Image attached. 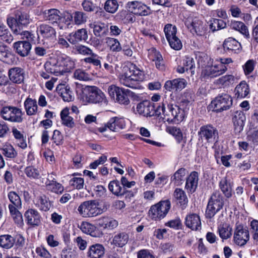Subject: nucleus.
Returning <instances> with one entry per match:
<instances>
[{
    "instance_id": "obj_1",
    "label": "nucleus",
    "mask_w": 258,
    "mask_h": 258,
    "mask_svg": "<svg viewBox=\"0 0 258 258\" xmlns=\"http://www.w3.org/2000/svg\"><path fill=\"white\" fill-rule=\"evenodd\" d=\"M189 102L182 101L179 105L167 99L163 100L156 108L158 116L169 123L178 124L185 118L189 109Z\"/></svg>"
},
{
    "instance_id": "obj_2",
    "label": "nucleus",
    "mask_w": 258,
    "mask_h": 258,
    "mask_svg": "<svg viewBox=\"0 0 258 258\" xmlns=\"http://www.w3.org/2000/svg\"><path fill=\"white\" fill-rule=\"evenodd\" d=\"M74 61L69 56L56 51L49 54V73L55 76L69 72L75 68Z\"/></svg>"
},
{
    "instance_id": "obj_3",
    "label": "nucleus",
    "mask_w": 258,
    "mask_h": 258,
    "mask_svg": "<svg viewBox=\"0 0 258 258\" xmlns=\"http://www.w3.org/2000/svg\"><path fill=\"white\" fill-rule=\"evenodd\" d=\"M128 70V73H124L120 75L119 82L120 84L132 89H143L140 82L144 81L146 79L144 72L133 63L130 66Z\"/></svg>"
},
{
    "instance_id": "obj_4",
    "label": "nucleus",
    "mask_w": 258,
    "mask_h": 258,
    "mask_svg": "<svg viewBox=\"0 0 258 258\" xmlns=\"http://www.w3.org/2000/svg\"><path fill=\"white\" fill-rule=\"evenodd\" d=\"M198 62L202 65L205 66L201 75V77L204 80L217 77L224 74L227 71V68L223 67L220 63L219 64L217 60L214 61L205 54H203L202 56L200 57Z\"/></svg>"
},
{
    "instance_id": "obj_5",
    "label": "nucleus",
    "mask_w": 258,
    "mask_h": 258,
    "mask_svg": "<svg viewBox=\"0 0 258 258\" xmlns=\"http://www.w3.org/2000/svg\"><path fill=\"white\" fill-rule=\"evenodd\" d=\"M79 213L83 217H93L103 212L98 202L90 200L83 202L78 208Z\"/></svg>"
},
{
    "instance_id": "obj_6",
    "label": "nucleus",
    "mask_w": 258,
    "mask_h": 258,
    "mask_svg": "<svg viewBox=\"0 0 258 258\" xmlns=\"http://www.w3.org/2000/svg\"><path fill=\"white\" fill-rule=\"evenodd\" d=\"M86 100L91 103L106 105L108 101L105 94L95 86H87L83 92Z\"/></svg>"
},
{
    "instance_id": "obj_7",
    "label": "nucleus",
    "mask_w": 258,
    "mask_h": 258,
    "mask_svg": "<svg viewBox=\"0 0 258 258\" xmlns=\"http://www.w3.org/2000/svg\"><path fill=\"white\" fill-rule=\"evenodd\" d=\"M170 207L169 200L161 201L150 207L149 216L153 220L160 221L165 217Z\"/></svg>"
},
{
    "instance_id": "obj_8",
    "label": "nucleus",
    "mask_w": 258,
    "mask_h": 258,
    "mask_svg": "<svg viewBox=\"0 0 258 258\" xmlns=\"http://www.w3.org/2000/svg\"><path fill=\"white\" fill-rule=\"evenodd\" d=\"M23 112L18 107L12 106H6L0 111L1 116L5 120L12 122L20 123L23 121Z\"/></svg>"
},
{
    "instance_id": "obj_9",
    "label": "nucleus",
    "mask_w": 258,
    "mask_h": 258,
    "mask_svg": "<svg viewBox=\"0 0 258 258\" xmlns=\"http://www.w3.org/2000/svg\"><path fill=\"white\" fill-rule=\"evenodd\" d=\"M223 206V199L220 193L215 191L211 196L207 205L206 216L207 218H212Z\"/></svg>"
},
{
    "instance_id": "obj_10",
    "label": "nucleus",
    "mask_w": 258,
    "mask_h": 258,
    "mask_svg": "<svg viewBox=\"0 0 258 258\" xmlns=\"http://www.w3.org/2000/svg\"><path fill=\"white\" fill-rule=\"evenodd\" d=\"M61 15L60 11L57 9H49V24L53 26L52 27L49 26V41L53 43L56 41L55 29H63V26L61 24Z\"/></svg>"
},
{
    "instance_id": "obj_11",
    "label": "nucleus",
    "mask_w": 258,
    "mask_h": 258,
    "mask_svg": "<svg viewBox=\"0 0 258 258\" xmlns=\"http://www.w3.org/2000/svg\"><path fill=\"white\" fill-rule=\"evenodd\" d=\"M232 104L231 96L226 93L218 95L212 101L211 107L215 112H222L229 109Z\"/></svg>"
},
{
    "instance_id": "obj_12",
    "label": "nucleus",
    "mask_w": 258,
    "mask_h": 258,
    "mask_svg": "<svg viewBox=\"0 0 258 258\" xmlns=\"http://www.w3.org/2000/svg\"><path fill=\"white\" fill-rule=\"evenodd\" d=\"M7 24L14 33L17 35H21L22 39H27L29 41L33 42L35 40L34 34L27 31L21 32L20 28L18 24L16 17L15 16V12L10 14L7 19Z\"/></svg>"
},
{
    "instance_id": "obj_13",
    "label": "nucleus",
    "mask_w": 258,
    "mask_h": 258,
    "mask_svg": "<svg viewBox=\"0 0 258 258\" xmlns=\"http://www.w3.org/2000/svg\"><path fill=\"white\" fill-rule=\"evenodd\" d=\"M249 232L246 227L240 224H236L234 234L233 242L240 247L244 246L249 240Z\"/></svg>"
},
{
    "instance_id": "obj_14",
    "label": "nucleus",
    "mask_w": 258,
    "mask_h": 258,
    "mask_svg": "<svg viewBox=\"0 0 258 258\" xmlns=\"http://www.w3.org/2000/svg\"><path fill=\"white\" fill-rule=\"evenodd\" d=\"M198 136L203 141L207 143L217 142L218 139V130L210 124L202 126L198 132Z\"/></svg>"
},
{
    "instance_id": "obj_15",
    "label": "nucleus",
    "mask_w": 258,
    "mask_h": 258,
    "mask_svg": "<svg viewBox=\"0 0 258 258\" xmlns=\"http://www.w3.org/2000/svg\"><path fill=\"white\" fill-rule=\"evenodd\" d=\"M185 25L191 33L201 35L204 31L203 22L194 14H190L186 19Z\"/></svg>"
},
{
    "instance_id": "obj_16",
    "label": "nucleus",
    "mask_w": 258,
    "mask_h": 258,
    "mask_svg": "<svg viewBox=\"0 0 258 258\" xmlns=\"http://www.w3.org/2000/svg\"><path fill=\"white\" fill-rule=\"evenodd\" d=\"M126 7L129 12L137 16H145L149 14V8L141 2H128Z\"/></svg>"
},
{
    "instance_id": "obj_17",
    "label": "nucleus",
    "mask_w": 258,
    "mask_h": 258,
    "mask_svg": "<svg viewBox=\"0 0 258 258\" xmlns=\"http://www.w3.org/2000/svg\"><path fill=\"white\" fill-rule=\"evenodd\" d=\"M137 112L144 116H158L156 109H155L153 103L145 101L138 104L137 106Z\"/></svg>"
},
{
    "instance_id": "obj_18",
    "label": "nucleus",
    "mask_w": 258,
    "mask_h": 258,
    "mask_svg": "<svg viewBox=\"0 0 258 258\" xmlns=\"http://www.w3.org/2000/svg\"><path fill=\"white\" fill-rule=\"evenodd\" d=\"M25 41H19L13 44V47L15 51L21 56H27L31 49V45L30 42L27 39ZM36 41V37L35 36V40L32 43H35Z\"/></svg>"
},
{
    "instance_id": "obj_19",
    "label": "nucleus",
    "mask_w": 258,
    "mask_h": 258,
    "mask_svg": "<svg viewBox=\"0 0 258 258\" xmlns=\"http://www.w3.org/2000/svg\"><path fill=\"white\" fill-rule=\"evenodd\" d=\"M8 75L9 80L13 83L20 84L24 80V71L20 67H13L9 70Z\"/></svg>"
},
{
    "instance_id": "obj_20",
    "label": "nucleus",
    "mask_w": 258,
    "mask_h": 258,
    "mask_svg": "<svg viewBox=\"0 0 258 258\" xmlns=\"http://www.w3.org/2000/svg\"><path fill=\"white\" fill-rule=\"evenodd\" d=\"M245 120L246 117L243 112L240 110L234 112L232 121L235 134H239L243 131Z\"/></svg>"
},
{
    "instance_id": "obj_21",
    "label": "nucleus",
    "mask_w": 258,
    "mask_h": 258,
    "mask_svg": "<svg viewBox=\"0 0 258 258\" xmlns=\"http://www.w3.org/2000/svg\"><path fill=\"white\" fill-rule=\"evenodd\" d=\"M187 85L186 81L182 78H178L167 81L164 85L165 89L168 91L181 90Z\"/></svg>"
},
{
    "instance_id": "obj_22",
    "label": "nucleus",
    "mask_w": 258,
    "mask_h": 258,
    "mask_svg": "<svg viewBox=\"0 0 258 258\" xmlns=\"http://www.w3.org/2000/svg\"><path fill=\"white\" fill-rule=\"evenodd\" d=\"M173 200L182 209L187 206L188 200L185 191L181 188H176L173 194Z\"/></svg>"
},
{
    "instance_id": "obj_23",
    "label": "nucleus",
    "mask_w": 258,
    "mask_h": 258,
    "mask_svg": "<svg viewBox=\"0 0 258 258\" xmlns=\"http://www.w3.org/2000/svg\"><path fill=\"white\" fill-rule=\"evenodd\" d=\"M48 126V119H46L41 121L40 123L39 126L43 127L45 130L43 131L42 137H41V149L40 151V154H43L46 159H47L48 155L46 150V143L48 141V134L46 130L47 126Z\"/></svg>"
},
{
    "instance_id": "obj_24",
    "label": "nucleus",
    "mask_w": 258,
    "mask_h": 258,
    "mask_svg": "<svg viewBox=\"0 0 258 258\" xmlns=\"http://www.w3.org/2000/svg\"><path fill=\"white\" fill-rule=\"evenodd\" d=\"M56 91L64 101L71 102L74 100V94L70 90V88L69 86H67L64 84H59L57 85Z\"/></svg>"
},
{
    "instance_id": "obj_25",
    "label": "nucleus",
    "mask_w": 258,
    "mask_h": 258,
    "mask_svg": "<svg viewBox=\"0 0 258 258\" xmlns=\"http://www.w3.org/2000/svg\"><path fill=\"white\" fill-rule=\"evenodd\" d=\"M106 125L110 131L116 132L124 128L126 124L123 118L113 117L109 119Z\"/></svg>"
},
{
    "instance_id": "obj_26",
    "label": "nucleus",
    "mask_w": 258,
    "mask_h": 258,
    "mask_svg": "<svg viewBox=\"0 0 258 258\" xmlns=\"http://www.w3.org/2000/svg\"><path fill=\"white\" fill-rule=\"evenodd\" d=\"M130 239L129 233L122 231L116 233L113 237L112 243L118 247H122L125 245Z\"/></svg>"
},
{
    "instance_id": "obj_27",
    "label": "nucleus",
    "mask_w": 258,
    "mask_h": 258,
    "mask_svg": "<svg viewBox=\"0 0 258 258\" xmlns=\"http://www.w3.org/2000/svg\"><path fill=\"white\" fill-rule=\"evenodd\" d=\"M198 176V172L194 171L187 178L185 188L187 192L192 193L196 190L199 180Z\"/></svg>"
},
{
    "instance_id": "obj_28",
    "label": "nucleus",
    "mask_w": 258,
    "mask_h": 258,
    "mask_svg": "<svg viewBox=\"0 0 258 258\" xmlns=\"http://www.w3.org/2000/svg\"><path fill=\"white\" fill-rule=\"evenodd\" d=\"M186 226L193 230H197L201 228V222L200 217L196 214L187 215L185 218Z\"/></svg>"
},
{
    "instance_id": "obj_29",
    "label": "nucleus",
    "mask_w": 258,
    "mask_h": 258,
    "mask_svg": "<svg viewBox=\"0 0 258 258\" xmlns=\"http://www.w3.org/2000/svg\"><path fill=\"white\" fill-rule=\"evenodd\" d=\"M89 27L93 29L94 34L96 37H102L106 34L107 26L104 23L94 22L89 24Z\"/></svg>"
},
{
    "instance_id": "obj_30",
    "label": "nucleus",
    "mask_w": 258,
    "mask_h": 258,
    "mask_svg": "<svg viewBox=\"0 0 258 258\" xmlns=\"http://www.w3.org/2000/svg\"><path fill=\"white\" fill-rule=\"evenodd\" d=\"M105 248L100 244L91 245L87 252V255L90 258H101L104 254Z\"/></svg>"
},
{
    "instance_id": "obj_31",
    "label": "nucleus",
    "mask_w": 258,
    "mask_h": 258,
    "mask_svg": "<svg viewBox=\"0 0 258 258\" xmlns=\"http://www.w3.org/2000/svg\"><path fill=\"white\" fill-rule=\"evenodd\" d=\"M249 85L245 81H241L234 89L235 96L237 98H244L249 94Z\"/></svg>"
},
{
    "instance_id": "obj_32",
    "label": "nucleus",
    "mask_w": 258,
    "mask_h": 258,
    "mask_svg": "<svg viewBox=\"0 0 258 258\" xmlns=\"http://www.w3.org/2000/svg\"><path fill=\"white\" fill-rule=\"evenodd\" d=\"M87 39V31L84 28L78 30L74 34H70L68 38V41L72 44H75L82 40L85 41Z\"/></svg>"
},
{
    "instance_id": "obj_33",
    "label": "nucleus",
    "mask_w": 258,
    "mask_h": 258,
    "mask_svg": "<svg viewBox=\"0 0 258 258\" xmlns=\"http://www.w3.org/2000/svg\"><path fill=\"white\" fill-rule=\"evenodd\" d=\"M238 78L232 74H227L221 77L216 80L215 83L223 87H228L233 84Z\"/></svg>"
},
{
    "instance_id": "obj_34",
    "label": "nucleus",
    "mask_w": 258,
    "mask_h": 258,
    "mask_svg": "<svg viewBox=\"0 0 258 258\" xmlns=\"http://www.w3.org/2000/svg\"><path fill=\"white\" fill-rule=\"evenodd\" d=\"M25 110L27 115H34L38 112V105L35 99L28 97L24 103Z\"/></svg>"
},
{
    "instance_id": "obj_35",
    "label": "nucleus",
    "mask_w": 258,
    "mask_h": 258,
    "mask_svg": "<svg viewBox=\"0 0 258 258\" xmlns=\"http://www.w3.org/2000/svg\"><path fill=\"white\" fill-rule=\"evenodd\" d=\"M25 216L29 225H38L40 222V216L38 212L33 209L28 210L25 214Z\"/></svg>"
},
{
    "instance_id": "obj_36",
    "label": "nucleus",
    "mask_w": 258,
    "mask_h": 258,
    "mask_svg": "<svg viewBox=\"0 0 258 258\" xmlns=\"http://www.w3.org/2000/svg\"><path fill=\"white\" fill-rule=\"evenodd\" d=\"M219 187L225 195L228 198H230L232 194V184L230 180L227 177L223 178L219 182Z\"/></svg>"
},
{
    "instance_id": "obj_37",
    "label": "nucleus",
    "mask_w": 258,
    "mask_h": 258,
    "mask_svg": "<svg viewBox=\"0 0 258 258\" xmlns=\"http://www.w3.org/2000/svg\"><path fill=\"white\" fill-rule=\"evenodd\" d=\"M218 232L223 240H226L232 236V228L228 223H222L218 226Z\"/></svg>"
},
{
    "instance_id": "obj_38",
    "label": "nucleus",
    "mask_w": 258,
    "mask_h": 258,
    "mask_svg": "<svg viewBox=\"0 0 258 258\" xmlns=\"http://www.w3.org/2000/svg\"><path fill=\"white\" fill-rule=\"evenodd\" d=\"M224 49L227 51H232L236 52L241 48L240 43L235 39L229 37L223 43Z\"/></svg>"
},
{
    "instance_id": "obj_39",
    "label": "nucleus",
    "mask_w": 258,
    "mask_h": 258,
    "mask_svg": "<svg viewBox=\"0 0 258 258\" xmlns=\"http://www.w3.org/2000/svg\"><path fill=\"white\" fill-rule=\"evenodd\" d=\"M230 26L232 29L239 32L245 38L249 37L248 28L243 22L238 21H231Z\"/></svg>"
},
{
    "instance_id": "obj_40",
    "label": "nucleus",
    "mask_w": 258,
    "mask_h": 258,
    "mask_svg": "<svg viewBox=\"0 0 258 258\" xmlns=\"http://www.w3.org/2000/svg\"><path fill=\"white\" fill-rule=\"evenodd\" d=\"M99 225L104 228L113 229L118 225V221L110 217H102L98 220Z\"/></svg>"
},
{
    "instance_id": "obj_41",
    "label": "nucleus",
    "mask_w": 258,
    "mask_h": 258,
    "mask_svg": "<svg viewBox=\"0 0 258 258\" xmlns=\"http://www.w3.org/2000/svg\"><path fill=\"white\" fill-rule=\"evenodd\" d=\"M74 24L81 26L85 24L88 21V17L85 13L80 11H76L72 13Z\"/></svg>"
},
{
    "instance_id": "obj_42",
    "label": "nucleus",
    "mask_w": 258,
    "mask_h": 258,
    "mask_svg": "<svg viewBox=\"0 0 258 258\" xmlns=\"http://www.w3.org/2000/svg\"><path fill=\"white\" fill-rule=\"evenodd\" d=\"M0 59L8 64H12L16 62L17 57L6 46L1 53Z\"/></svg>"
},
{
    "instance_id": "obj_43",
    "label": "nucleus",
    "mask_w": 258,
    "mask_h": 258,
    "mask_svg": "<svg viewBox=\"0 0 258 258\" xmlns=\"http://www.w3.org/2000/svg\"><path fill=\"white\" fill-rule=\"evenodd\" d=\"M12 132L16 140L17 145L23 149H25L27 145L26 137H24V135L17 128L15 127L12 128Z\"/></svg>"
},
{
    "instance_id": "obj_44",
    "label": "nucleus",
    "mask_w": 258,
    "mask_h": 258,
    "mask_svg": "<svg viewBox=\"0 0 258 258\" xmlns=\"http://www.w3.org/2000/svg\"><path fill=\"white\" fill-rule=\"evenodd\" d=\"M80 229L84 233L89 234L93 237L98 236V232L97 228L89 222H83L80 226Z\"/></svg>"
},
{
    "instance_id": "obj_45",
    "label": "nucleus",
    "mask_w": 258,
    "mask_h": 258,
    "mask_svg": "<svg viewBox=\"0 0 258 258\" xmlns=\"http://www.w3.org/2000/svg\"><path fill=\"white\" fill-rule=\"evenodd\" d=\"M81 6L84 11L87 13H97L102 11L101 8L90 0H84L81 3Z\"/></svg>"
},
{
    "instance_id": "obj_46",
    "label": "nucleus",
    "mask_w": 258,
    "mask_h": 258,
    "mask_svg": "<svg viewBox=\"0 0 258 258\" xmlns=\"http://www.w3.org/2000/svg\"><path fill=\"white\" fill-rule=\"evenodd\" d=\"M15 242V239L10 235H0V246L6 249L12 248Z\"/></svg>"
},
{
    "instance_id": "obj_47",
    "label": "nucleus",
    "mask_w": 258,
    "mask_h": 258,
    "mask_svg": "<svg viewBox=\"0 0 258 258\" xmlns=\"http://www.w3.org/2000/svg\"><path fill=\"white\" fill-rule=\"evenodd\" d=\"M186 174V170L185 168H181L177 170L171 177V181L174 182L177 185H180Z\"/></svg>"
},
{
    "instance_id": "obj_48",
    "label": "nucleus",
    "mask_w": 258,
    "mask_h": 258,
    "mask_svg": "<svg viewBox=\"0 0 258 258\" xmlns=\"http://www.w3.org/2000/svg\"><path fill=\"white\" fill-rule=\"evenodd\" d=\"M3 154L6 157L9 158H14L17 155V152L13 147V146L9 144L6 143L1 149Z\"/></svg>"
},
{
    "instance_id": "obj_49",
    "label": "nucleus",
    "mask_w": 258,
    "mask_h": 258,
    "mask_svg": "<svg viewBox=\"0 0 258 258\" xmlns=\"http://www.w3.org/2000/svg\"><path fill=\"white\" fill-rule=\"evenodd\" d=\"M105 42L110 50L113 52H119L122 49L120 42L116 38L106 37L105 38Z\"/></svg>"
},
{
    "instance_id": "obj_50",
    "label": "nucleus",
    "mask_w": 258,
    "mask_h": 258,
    "mask_svg": "<svg viewBox=\"0 0 258 258\" xmlns=\"http://www.w3.org/2000/svg\"><path fill=\"white\" fill-rule=\"evenodd\" d=\"M209 27L214 32L226 28V23L223 20L213 18L209 21Z\"/></svg>"
},
{
    "instance_id": "obj_51",
    "label": "nucleus",
    "mask_w": 258,
    "mask_h": 258,
    "mask_svg": "<svg viewBox=\"0 0 258 258\" xmlns=\"http://www.w3.org/2000/svg\"><path fill=\"white\" fill-rule=\"evenodd\" d=\"M61 24L63 25V29L73 28L74 24L72 13L66 12L61 15Z\"/></svg>"
},
{
    "instance_id": "obj_52",
    "label": "nucleus",
    "mask_w": 258,
    "mask_h": 258,
    "mask_svg": "<svg viewBox=\"0 0 258 258\" xmlns=\"http://www.w3.org/2000/svg\"><path fill=\"white\" fill-rule=\"evenodd\" d=\"M35 204L40 210L47 212L48 210V203L46 196L38 197L34 201Z\"/></svg>"
},
{
    "instance_id": "obj_53",
    "label": "nucleus",
    "mask_w": 258,
    "mask_h": 258,
    "mask_svg": "<svg viewBox=\"0 0 258 258\" xmlns=\"http://www.w3.org/2000/svg\"><path fill=\"white\" fill-rule=\"evenodd\" d=\"M108 188L114 195L119 196L124 194L122 188L118 180H113L110 182L108 185Z\"/></svg>"
},
{
    "instance_id": "obj_54",
    "label": "nucleus",
    "mask_w": 258,
    "mask_h": 258,
    "mask_svg": "<svg viewBox=\"0 0 258 258\" xmlns=\"http://www.w3.org/2000/svg\"><path fill=\"white\" fill-rule=\"evenodd\" d=\"M60 116L63 124L69 127L73 126V118L69 115V109L68 107L64 108L61 111Z\"/></svg>"
},
{
    "instance_id": "obj_55",
    "label": "nucleus",
    "mask_w": 258,
    "mask_h": 258,
    "mask_svg": "<svg viewBox=\"0 0 258 258\" xmlns=\"http://www.w3.org/2000/svg\"><path fill=\"white\" fill-rule=\"evenodd\" d=\"M9 209L15 222L17 224H21L23 222L22 215L18 211L19 208H16L13 205H9Z\"/></svg>"
},
{
    "instance_id": "obj_56",
    "label": "nucleus",
    "mask_w": 258,
    "mask_h": 258,
    "mask_svg": "<svg viewBox=\"0 0 258 258\" xmlns=\"http://www.w3.org/2000/svg\"><path fill=\"white\" fill-rule=\"evenodd\" d=\"M128 92V90H125L121 88L120 91H119L118 94L116 96L114 100L119 104L123 105H128L130 101L126 94V93Z\"/></svg>"
},
{
    "instance_id": "obj_57",
    "label": "nucleus",
    "mask_w": 258,
    "mask_h": 258,
    "mask_svg": "<svg viewBox=\"0 0 258 258\" xmlns=\"http://www.w3.org/2000/svg\"><path fill=\"white\" fill-rule=\"evenodd\" d=\"M0 38L8 43H11L13 40V36L9 30L3 24H0Z\"/></svg>"
},
{
    "instance_id": "obj_58",
    "label": "nucleus",
    "mask_w": 258,
    "mask_h": 258,
    "mask_svg": "<svg viewBox=\"0 0 258 258\" xmlns=\"http://www.w3.org/2000/svg\"><path fill=\"white\" fill-rule=\"evenodd\" d=\"M24 172L27 177L31 179H38L40 177L39 170L33 166H28L25 169Z\"/></svg>"
},
{
    "instance_id": "obj_59",
    "label": "nucleus",
    "mask_w": 258,
    "mask_h": 258,
    "mask_svg": "<svg viewBox=\"0 0 258 258\" xmlns=\"http://www.w3.org/2000/svg\"><path fill=\"white\" fill-rule=\"evenodd\" d=\"M8 197L11 204L18 208H22L21 200L19 195L15 191H10L8 194Z\"/></svg>"
},
{
    "instance_id": "obj_60",
    "label": "nucleus",
    "mask_w": 258,
    "mask_h": 258,
    "mask_svg": "<svg viewBox=\"0 0 258 258\" xmlns=\"http://www.w3.org/2000/svg\"><path fill=\"white\" fill-rule=\"evenodd\" d=\"M183 66L186 70V72H188L191 75L195 74V61L192 57L185 56L183 60Z\"/></svg>"
},
{
    "instance_id": "obj_61",
    "label": "nucleus",
    "mask_w": 258,
    "mask_h": 258,
    "mask_svg": "<svg viewBox=\"0 0 258 258\" xmlns=\"http://www.w3.org/2000/svg\"><path fill=\"white\" fill-rule=\"evenodd\" d=\"M15 16L16 17L20 29L22 26L29 23V19L26 14L21 12L19 10H15Z\"/></svg>"
},
{
    "instance_id": "obj_62",
    "label": "nucleus",
    "mask_w": 258,
    "mask_h": 258,
    "mask_svg": "<svg viewBox=\"0 0 258 258\" xmlns=\"http://www.w3.org/2000/svg\"><path fill=\"white\" fill-rule=\"evenodd\" d=\"M105 10L110 13H114L118 8V4L116 0H107L104 4Z\"/></svg>"
},
{
    "instance_id": "obj_63",
    "label": "nucleus",
    "mask_w": 258,
    "mask_h": 258,
    "mask_svg": "<svg viewBox=\"0 0 258 258\" xmlns=\"http://www.w3.org/2000/svg\"><path fill=\"white\" fill-rule=\"evenodd\" d=\"M164 31L167 41L176 36V27L172 24H168L166 25L164 27Z\"/></svg>"
},
{
    "instance_id": "obj_64",
    "label": "nucleus",
    "mask_w": 258,
    "mask_h": 258,
    "mask_svg": "<svg viewBox=\"0 0 258 258\" xmlns=\"http://www.w3.org/2000/svg\"><path fill=\"white\" fill-rule=\"evenodd\" d=\"M256 62L253 59H249L242 66V69L245 75L248 76L254 70Z\"/></svg>"
}]
</instances>
